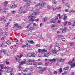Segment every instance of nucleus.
I'll use <instances>...</instances> for the list:
<instances>
[{
    "label": "nucleus",
    "instance_id": "nucleus-1",
    "mask_svg": "<svg viewBox=\"0 0 75 75\" xmlns=\"http://www.w3.org/2000/svg\"><path fill=\"white\" fill-rule=\"evenodd\" d=\"M44 4H45L43 3V2H41L40 3H39V4H36L35 5V7H38V6L40 5L42 7H44Z\"/></svg>",
    "mask_w": 75,
    "mask_h": 75
},
{
    "label": "nucleus",
    "instance_id": "nucleus-2",
    "mask_svg": "<svg viewBox=\"0 0 75 75\" xmlns=\"http://www.w3.org/2000/svg\"><path fill=\"white\" fill-rule=\"evenodd\" d=\"M1 21V20H4V22H7V21H8V20L7 19V18H5V17L4 16L1 19H0Z\"/></svg>",
    "mask_w": 75,
    "mask_h": 75
},
{
    "label": "nucleus",
    "instance_id": "nucleus-3",
    "mask_svg": "<svg viewBox=\"0 0 75 75\" xmlns=\"http://www.w3.org/2000/svg\"><path fill=\"white\" fill-rule=\"evenodd\" d=\"M5 69H7V70L6 71V72H8L9 73L10 72V67H9L7 66V67H5Z\"/></svg>",
    "mask_w": 75,
    "mask_h": 75
},
{
    "label": "nucleus",
    "instance_id": "nucleus-4",
    "mask_svg": "<svg viewBox=\"0 0 75 75\" xmlns=\"http://www.w3.org/2000/svg\"><path fill=\"white\" fill-rule=\"evenodd\" d=\"M48 51H47V49H42L41 54H44V52H47Z\"/></svg>",
    "mask_w": 75,
    "mask_h": 75
},
{
    "label": "nucleus",
    "instance_id": "nucleus-5",
    "mask_svg": "<svg viewBox=\"0 0 75 75\" xmlns=\"http://www.w3.org/2000/svg\"><path fill=\"white\" fill-rule=\"evenodd\" d=\"M35 54L34 53H32L31 54V56H30L28 55V57H35Z\"/></svg>",
    "mask_w": 75,
    "mask_h": 75
},
{
    "label": "nucleus",
    "instance_id": "nucleus-6",
    "mask_svg": "<svg viewBox=\"0 0 75 75\" xmlns=\"http://www.w3.org/2000/svg\"><path fill=\"white\" fill-rule=\"evenodd\" d=\"M33 14H34V13H33L31 15H29L28 17V19H30V18H33V17H34V16H33Z\"/></svg>",
    "mask_w": 75,
    "mask_h": 75
},
{
    "label": "nucleus",
    "instance_id": "nucleus-7",
    "mask_svg": "<svg viewBox=\"0 0 75 75\" xmlns=\"http://www.w3.org/2000/svg\"><path fill=\"white\" fill-rule=\"evenodd\" d=\"M16 7H17L16 5H15V4H13V5L10 7V8H14Z\"/></svg>",
    "mask_w": 75,
    "mask_h": 75
},
{
    "label": "nucleus",
    "instance_id": "nucleus-8",
    "mask_svg": "<svg viewBox=\"0 0 75 75\" xmlns=\"http://www.w3.org/2000/svg\"><path fill=\"white\" fill-rule=\"evenodd\" d=\"M23 12V11L21 9V7H20V10L18 11V13L19 14H21Z\"/></svg>",
    "mask_w": 75,
    "mask_h": 75
},
{
    "label": "nucleus",
    "instance_id": "nucleus-9",
    "mask_svg": "<svg viewBox=\"0 0 75 75\" xmlns=\"http://www.w3.org/2000/svg\"><path fill=\"white\" fill-rule=\"evenodd\" d=\"M50 61H51V62L53 63V62H54L55 61V59H50Z\"/></svg>",
    "mask_w": 75,
    "mask_h": 75
},
{
    "label": "nucleus",
    "instance_id": "nucleus-10",
    "mask_svg": "<svg viewBox=\"0 0 75 75\" xmlns=\"http://www.w3.org/2000/svg\"><path fill=\"white\" fill-rule=\"evenodd\" d=\"M67 15L66 14H65L64 16V17L63 18V19L64 20H67Z\"/></svg>",
    "mask_w": 75,
    "mask_h": 75
},
{
    "label": "nucleus",
    "instance_id": "nucleus-11",
    "mask_svg": "<svg viewBox=\"0 0 75 75\" xmlns=\"http://www.w3.org/2000/svg\"><path fill=\"white\" fill-rule=\"evenodd\" d=\"M19 28V29H20V28H21V27H20V26H18V27H14L13 28V30H14V31H16V30H14V29H16V30L17 29V28Z\"/></svg>",
    "mask_w": 75,
    "mask_h": 75
},
{
    "label": "nucleus",
    "instance_id": "nucleus-12",
    "mask_svg": "<svg viewBox=\"0 0 75 75\" xmlns=\"http://www.w3.org/2000/svg\"><path fill=\"white\" fill-rule=\"evenodd\" d=\"M8 2L7 1H5L4 3V7H5L7 6V4H8Z\"/></svg>",
    "mask_w": 75,
    "mask_h": 75
},
{
    "label": "nucleus",
    "instance_id": "nucleus-13",
    "mask_svg": "<svg viewBox=\"0 0 75 75\" xmlns=\"http://www.w3.org/2000/svg\"><path fill=\"white\" fill-rule=\"evenodd\" d=\"M57 27V25L52 24V25H51V28H52L53 27Z\"/></svg>",
    "mask_w": 75,
    "mask_h": 75
},
{
    "label": "nucleus",
    "instance_id": "nucleus-14",
    "mask_svg": "<svg viewBox=\"0 0 75 75\" xmlns=\"http://www.w3.org/2000/svg\"><path fill=\"white\" fill-rule=\"evenodd\" d=\"M72 64V62L71 61H70L69 62H68V65H71V64Z\"/></svg>",
    "mask_w": 75,
    "mask_h": 75
},
{
    "label": "nucleus",
    "instance_id": "nucleus-15",
    "mask_svg": "<svg viewBox=\"0 0 75 75\" xmlns=\"http://www.w3.org/2000/svg\"><path fill=\"white\" fill-rule=\"evenodd\" d=\"M7 44L9 45H10V44H11V42H10L9 40H8L7 42Z\"/></svg>",
    "mask_w": 75,
    "mask_h": 75
},
{
    "label": "nucleus",
    "instance_id": "nucleus-16",
    "mask_svg": "<svg viewBox=\"0 0 75 75\" xmlns=\"http://www.w3.org/2000/svg\"><path fill=\"white\" fill-rule=\"evenodd\" d=\"M4 42H2L1 43V47H3V46H4Z\"/></svg>",
    "mask_w": 75,
    "mask_h": 75
},
{
    "label": "nucleus",
    "instance_id": "nucleus-17",
    "mask_svg": "<svg viewBox=\"0 0 75 75\" xmlns=\"http://www.w3.org/2000/svg\"><path fill=\"white\" fill-rule=\"evenodd\" d=\"M75 64H74L73 63H72L71 65V67L73 68V67H75Z\"/></svg>",
    "mask_w": 75,
    "mask_h": 75
},
{
    "label": "nucleus",
    "instance_id": "nucleus-18",
    "mask_svg": "<svg viewBox=\"0 0 75 75\" xmlns=\"http://www.w3.org/2000/svg\"><path fill=\"white\" fill-rule=\"evenodd\" d=\"M26 64V62L24 61H23L21 62V65H23V64Z\"/></svg>",
    "mask_w": 75,
    "mask_h": 75
},
{
    "label": "nucleus",
    "instance_id": "nucleus-19",
    "mask_svg": "<svg viewBox=\"0 0 75 75\" xmlns=\"http://www.w3.org/2000/svg\"><path fill=\"white\" fill-rule=\"evenodd\" d=\"M7 8H5L3 10V12H4V13L6 12V11H7Z\"/></svg>",
    "mask_w": 75,
    "mask_h": 75
},
{
    "label": "nucleus",
    "instance_id": "nucleus-20",
    "mask_svg": "<svg viewBox=\"0 0 75 75\" xmlns=\"http://www.w3.org/2000/svg\"><path fill=\"white\" fill-rule=\"evenodd\" d=\"M52 52L53 53V54H56L57 53V51H56V50H53Z\"/></svg>",
    "mask_w": 75,
    "mask_h": 75
},
{
    "label": "nucleus",
    "instance_id": "nucleus-21",
    "mask_svg": "<svg viewBox=\"0 0 75 75\" xmlns=\"http://www.w3.org/2000/svg\"><path fill=\"white\" fill-rule=\"evenodd\" d=\"M65 61V59H60V60H59L60 62H64Z\"/></svg>",
    "mask_w": 75,
    "mask_h": 75
},
{
    "label": "nucleus",
    "instance_id": "nucleus-22",
    "mask_svg": "<svg viewBox=\"0 0 75 75\" xmlns=\"http://www.w3.org/2000/svg\"><path fill=\"white\" fill-rule=\"evenodd\" d=\"M38 52H39V53H41V51H42V49H38Z\"/></svg>",
    "mask_w": 75,
    "mask_h": 75
},
{
    "label": "nucleus",
    "instance_id": "nucleus-23",
    "mask_svg": "<svg viewBox=\"0 0 75 75\" xmlns=\"http://www.w3.org/2000/svg\"><path fill=\"white\" fill-rule=\"evenodd\" d=\"M63 37V35H58L56 37L57 38H59V37Z\"/></svg>",
    "mask_w": 75,
    "mask_h": 75
},
{
    "label": "nucleus",
    "instance_id": "nucleus-24",
    "mask_svg": "<svg viewBox=\"0 0 75 75\" xmlns=\"http://www.w3.org/2000/svg\"><path fill=\"white\" fill-rule=\"evenodd\" d=\"M43 21H44L45 22L46 21H47V18L44 17L43 18Z\"/></svg>",
    "mask_w": 75,
    "mask_h": 75
},
{
    "label": "nucleus",
    "instance_id": "nucleus-25",
    "mask_svg": "<svg viewBox=\"0 0 75 75\" xmlns=\"http://www.w3.org/2000/svg\"><path fill=\"white\" fill-rule=\"evenodd\" d=\"M68 3H67L65 4V6H67V7H70V6L69 5H68Z\"/></svg>",
    "mask_w": 75,
    "mask_h": 75
},
{
    "label": "nucleus",
    "instance_id": "nucleus-26",
    "mask_svg": "<svg viewBox=\"0 0 75 75\" xmlns=\"http://www.w3.org/2000/svg\"><path fill=\"white\" fill-rule=\"evenodd\" d=\"M27 41H28V42H30V44H34V41H33V40H31L30 41H27Z\"/></svg>",
    "mask_w": 75,
    "mask_h": 75
},
{
    "label": "nucleus",
    "instance_id": "nucleus-27",
    "mask_svg": "<svg viewBox=\"0 0 75 75\" xmlns=\"http://www.w3.org/2000/svg\"><path fill=\"white\" fill-rule=\"evenodd\" d=\"M33 30V28H32L31 27H30L29 28V31H32Z\"/></svg>",
    "mask_w": 75,
    "mask_h": 75
},
{
    "label": "nucleus",
    "instance_id": "nucleus-28",
    "mask_svg": "<svg viewBox=\"0 0 75 75\" xmlns=\"http://www.w3.org/2000/svg\"><path fill=\"white\" fill-rule=\"evenodd\" d=\"M0 67L1 69H3V65L2 64L0 65Z\"/></svg>",
    "mask_w": 75,
    "mask_h": 75
},
{
    "label": "nucleus",
    "instance_id": "nucleus-29",
    "mask_svg": "<svg viewBox=\"0 0 75 75\" xmlns=\"http://www.w3.org/2000/svg\"><path fill=\"white\" fill-rule=\"evenodd\" d=\"M33 65L35 67V68L37 67V63L36 62H34L33 63Z\"/></svg>",
    "mask_w": 75,
    "mask_h": 75
},
{
    "label": "nucleus",
    "instance_id": "nucleus-30",
    "mask_svg": "<svg viewBox=\"0 0 75 75\" xmlns=\"http://www.w3.org/2000/svg\"><path fill=\"white\" fill-rule=\"evenodd\" d=\"M44 56L45 57H47V58H48V56H47V55L45 53L44 54Z\"/></svg>",
    "mask_w": 75,
    "mask_h": 75
},
{
    "label": "nucleus",
    "instance_id": "nucleus-31",
    "mask_svg": "<svg viewBox=\"0 0 75 75\" xmlns=\"http://www.w3.org/2000/svg\"><path fill=\"white\" fill-rule=\"evenodd\" d=\"M26 47V45H23L22 46V47L23 48H25V47Z\"/></svg>",
    "mask_w": 75,
    "mask_h": 75
},
{
    "label": "nucleus",
    "instance_id": "nucleus-32",
    "mask_svg": "<svg viewBox=\"0 0 75 75\" xmlns=\"http://www.w3.org/2000/svg\"><path fill=\"white\" fill-rule=\"evenodd\" d=\"M19 59V56H17L16 57V60H18Z\"/></svg>",
    "mask_w": 75,
    "mask_h": 75
},
{
    "label": "nucleus",
    "instance_id": "nucleus-33",
    "mask_svg": "<svg viewBox=\"0 0 75 75\" xmlns=\"http://www.w3.org/2000/svg\"><path fill=\"white\" fill-rule=\"evenodd\" d=\"M33 23H29V24L28 25V26H27V28H28V27H29V26H30V25H31V24H32Z\"/></svg>",
    "mask_w": 75,
    "mask_h": 75
},
{
    "label": "nucleus",
    "instance_id": "nucleus-34",
    "mask_svg": "<svg viewBox=\"0 0 75 75\" xmlns=\"http://www.w3.org/2000/svg\"><path fill=\"white\" fill-rule=\"evenodd\" d=\"M66 32V29L65 28H64V29H63L62 32L63 33H65Z\"/></svg>",
    "mask_w": 75,
    "mask_h": 75
},
{
    "label": "nucleus",
    "instance_id": "nucleus-35",
    "mask_svg": "<svg viewBox=\"0 0 75 75\" xmlns=\"http://www.w3.org/2000/svg\"><path fill=\"white\" fill-rule=\"evenodd\" d=\"M18 71H18L19 74V75H20V74H21V72H22V71L21 70H18Z\"/></svg>",
    "mask_w": 75,
    "mask_h": 75
},
{
    "label": "nucleus",
    "instance_id": "nucleus-36",
    "mask_svg": "<svg viewBox=\"0 0 75 75\" xmlns=\"http://www.w3.org/2000/svg\"><path fill=\"white\" fill-rule=\"evenodd\" d=\"M69 67H66L65 68H64V69H65V70H68V69Z\"/></svg>",
    "mask_w": 75,
    "mask_h": 75
},
{
    "label": "nucleus",
    "instance_id": "nucleus-37",
    "mask_svg": "<svg viewBox=\"0 0 75 75\" xmlns=\"http://www.w3.org/2000/svg\"><path fill=\"white\" fill-rule=\"evenodd\" d=\"M53 1L54 4H56V3H57V2L55 0H53Z\"/></svg>",
    "mask_w": 75,
    "mask_h": 75
},
{
    "label": "nucleus",
    "instance_id": "nucleus-38",
    "mask_svg": "<svg viewBox=\"0 0 75 75\" xmlns=\"http://www.w3.org/2000/svg\"><path fill=\"white\" fill-rule=\"evenodd\" d=\"M19 69H22V68H23L21 66V64H19Z\"/></svg>",
    "mask_w": 75,
    "mask_h": 75
},
{
    "label": "nucleus",
    "instance_id": "nucleus-39",
    "mask_svg": "<svg viewBox=\"0 0 75 75\" xmlns=\"http://www.w3.org/2000/svg\"><path fill=\"white\" fill-rule=\"evenodd\" d=\"M21 59H19V60L18 61V63H20V64H21Z\"/></svg>",
    "mask_w": 75,
    "mask_h": 75
},
{
    "label": "nucleus",
    "instance_id": "nucleus-40",
    "mask_svg": "<svg viewBox=\"0 0 75 75\" xmlns=\"http://www.w3.org/2000/svg\"><path fill=\"white\" fill-rule=\"evenodd\" d=\"M67 74V72H64L62 74V75H65V74Z\"/></svg>",
    "mask_w": 75,
    "mask_h": 75
},
{
    "label": "nucleus",
    "instance_id": "nucleus-41",
    "mask_svg": "<svg viewBox=\"0 0 75 75\" xmlns=\"http://www.w3.org/2000/svg\"><path fill=\"white\" fill-rule=\"evenodd\" d=\"M62 68H60L59 69V72H62Z\"/></svg>",
    "mask_w": 75,
    "mask_h": 75
},
{
    "label": "nucleus",
    "instance_id": "nucleus-42",
    "mask_svg": "<svg viewBox=\"0 0 75 75\" xmlns=\"http://www.w3.org/2000/svg\"><path fill=\"white\" fill-rule=\"evenodd\" d=\"M68 23V21H66L65 22V23L64 24V26H65L67 24V23Z\"/></svg>",
    "mask_w": 75,
    "mask_h": 75
},
{
    "label": "nucleus",
    "instance_id": "nucleus-43",
    "mask_svg": "<svg viewBox=\"0 0 75 75\" xmlns=\"http://www.w3.org/2000/svg\"><path fill=\"white\" fill-rule=\"evenodd\" d=\"M7 34H8V32H5L4 33V35H5L6 36L7 35Z\"/></svg>",
    "mask_w": 75,
    "mask_h": 75
},
{
    "label": "nucleus",
    "instance_id": "nucleus-44",
    "mask_svg": "<svg viewBox=\"0 0 75 75\" xmlns=\"http://www.w3.org/2000/svg\"><path fill=\"white\" fill-rule=\"evenodd\" d=\"M61 40L62 41H65V38H62L61 39Z\"/></svg>",
    "mask_w": 75,
    "mask_h": 75
},
{
    "label": "nucleus",
    "instance_id": "nucleus-45",
    "mask_svg": "<svg viewBox=\"0 0 75 75\" xmlns=\"http://www.w3.org/2000/svg\"><path fill=\"white\" fill-rule=\"evenodd\" d=\"M68 25H71V23L70 22H68Z\"/></svg>",
    "mask_w": 75,
    "mask_h": 75
},
{
    "label": "nucleus",
    "instance_id": "nucleus-46",
    "mask_svg": "<svg viewBox=\"0 0 75 75\" xmlns=\"http://www.w3.org/2000/svg\"><path fill=\"white\" fill-rule=\"evenodd\" d=\"M32 61H34L31 60H28V62H31Z\"/></svg>",
    "mask_w": 75,
    "mask_h": 75
},
{
    "label": "nucleus",
    "instance_id": "nucleus-47",
    "mask_svg": "<svg viewBox=\"0 0 75 75\" xmlns=\"http://www.w3.org/2000/svg\"><path fill=\"white\" fill-rule=\"evenodd\" d=\"M55 23V21H51V23Z\"/></svg>",
    "mask_w": 75,
    "mask_h": 75
},
{
    "label": "nucleus",
    "instance_id": "nucleus-48",
    "mask_svg": "<svg viewBox=\"0 0 75 75\" xmlns=\"http://www.w3.org/2000/svg\"><path fill=\"white\" fill-rule=\"evenodd\" d=\"M26 45H27L28 47H30V45H28V44H26Z\"/></svg>",
    "mask_w": 75,
    "mask_h": 75
},
{
    "label": "nucleus",
    "instance_id": "nucleus-49",
    "mask_svg": "<svg viewBox=\"0 0 75 75\" xmlns=\"http://www.w3.org/2000/svg\"><path fill=\"white\" fill-rule=\"evenodd\" d=\"M69 48H67L66 49V51L67 52H68V51H69Z\"/></svg>",
    "mask_w": 75,
    "mask_h": 75
},
{
    "label": "nucleus",
    "instance_id": "nucleus-50",
    "mask_svg": "<svg viewBox=\"0 0 75 75\" xmlns=\"http://www.w3.org/2000/svg\"><path fill=\"white\" fill-rule=\"evenodd\" d=\"M54 74H55V75L57 74V72L56 71H54Z\"/></svg>",
    "mask_w": 75,
    "mask_h": 75
},
{
    "label": "nucleus",
    "instance_id": "nucleus-51",
    "mask_svg": "<svg viewBox=\"0 0 75 75\" xmlns=\"http://www.w3.org/2000/svg\"><path fill=\"white\" fill-rule=\"evenodd\" d=\"M52 46L49 47V50H51V49L52 48Z\"/></svg>",
    "mask_w": 75,
    "mask_h": 75
},
{
    "label": "nucleus",
    "instance_id": "nucleus-52",
    "mask_svg": "<svg viewBox=\"0 0 75 75\" xmlns=\"http://www.w3.org/2000/svg\"><path fill=\"white\" fill-rule=\"evenodd\" d=\"M65 12H68L69 11V10H68V9H66L65 10Z\"/></svg>",
    "mask_w": 75,
    "mask_h": 75
},
{
    "label": "nucleus",
    "instance_id": "nucleus-53",
    "mask_svg": "<svg viewBox=\"0 0 75 75\" xmlns=\"http://www.w3.org/2000/svg\"><path fill=\"white\" fill-rule=\"evenodd\" d=\"M23 57V55L22 54H20V56H19V58H21V57Z\"/></svg>",
    "mask_w": 75,
    "mask_h": 75
},
{
    "label": "nucleus",
    "instance_id": "nucleus-54",
    "mask_svg": "<svg viewBox=\"0 0 75 75\" xmlns=\"http://www.w3.org/2000/svg\"><path fill=\"white\" fill-rule=\"evenodd\" d=\"M6 64H8V65H9V62H6Z\"/></svg>",
    "mask_w": 75,
    "mask_h": 75
},
{
    "label": "nucleus",
    "instance_id": "nucleus-55",
    "mask_svg": "<svg viewBox=\"0 0 75 75\" xmlns=\"http://www.w3.org/2000/svg\"><path fill=\"white\" fill-rule=\"evenodd\" d=\"M61 9V7H56V9Z\"/></svg>",
    "mask_w": 75,
    "mask_h": 75
},
{
    "label": "nucleus",
    "instance_id": "nucleus-56",
    "mask_svg": "<svg viewBox=\"0 0 75 75\" xmlns=\"http://www.w3.org/2000/svg\"><path fill=\"white\" fill-rule=\"evenodd\" d=\"M26 7L27 8H30V5H27L26 6Z\"/></svg>",
    "mask_w": 75,
    "mask_h": 75
},
{
    "label": "nucleus",
    "instance_id": "nucleus-57",
    "mask_svg": "<svg viewBox=\"0 0 75 75\" xmlns=\"http://www.w3.org/2000/svg\"><path fill=\"white\" fill-rule=\"evenodd\" d=\"M43 72V70H40V73H42V72Z\"/></svg>",
    "mask_w": 75,
    "mask_h": 75
},
{
    "label": "nucleus",
    "instance_id": "nucleus-58",
    "mask_svg": "<svg viewBox=\"0 0 75 75\" xmlns=\"http://www.w3.org/2000/svg\"><path fill=\"white\" fill-rule=\"evenodd\" d=\"M8 25H8V24H7V23H6L5 25V27H8Z\"/></svg>",
    "mask_w": 75,
    "mask_h": 75
},
{
    "label": "nucleus",
    "instance_id": "nucleus-59",
    "mask_svg": "<svg viewBox=\"0 0 75 75\" xmlns=\"http://www.w3.org/2000/svg\"><path fill=\"white\" fill-rule=\"evenodd\" d=\"M25 10H23V11H22V13H25Z\"/></svg>",
    "mask_w": 75,
    "mask_h": 75
},
{
    "label": "nucleus",
    "instance_id": "nucleus-60",
    "mask_svg": "<svg viewBox=\"0 0 75 75\" xmlns=\"http://www.w3.org/2000/svg\"><path fill=\"white\" fill-rule=\"evenodd\" d=\"M14 25H15V26H17L18 25V23H16Z\"/></svg>",
    "mask_w": 75,
    "mask_h": 75
},
{
    "label": "nucleus",
    "instance_id": "nucleus-61",
    "mask_svg": "<svg viewBox=\"0 0 75 75\" xmlns=\"http://www.w3.org/2000/svg\"><path fill=\"white\" fill-rule=\"evenodd\" d=\"M71 12H72L73 13H74V12H75V11L74 10H71L70 11V13H71Z\"/></svg>",
    "mask_w": 75,
    "mask_h": 75
},
{
    "label": "nucleus",
    "instance_id": "nucleus-62",
    "mask_svg": "<svg viewBox=\"0 0 75 75\" xmlns=\"http://www.w3.org/2000/svg\"><path fill=\"white\" fill-rule=\"evenodd\" d=\"M51 55V53H48L47 54V55Z\"/></svg>",
    "mask_w": 75,
    "mask_h": 75
},
{
    "label": "nucleus",
    "instance_id": "nucleus-63",
    "mask_svg": "<svg viewBox=\"0 0 75 75\" xmlns=\"http://www.w3.org/2000/svg\"><path fill=\"white\" fill-rule=\"evenodd\" d=\"M74 24H73L72 25L73 27H74L75 26V21L74 22Z\"/></svg>",
    "mask_w": 75,
    "mask_h": 75
},
{
    "label": "nucleus",
    "instance_id": "nucleus-64",
    "mask_svg": "<svg viewBox=\"0 0 75 75\" xmlns=\"http://www.w3.org/2000/svg\"><path fill=\"white\" fill-rule=\"evenodd\" d=\"M24 72H27V69H25V70H24Z\"/></svg>",
    "mask_w": 75,
    "mask_h": 75
}]
</instances>
